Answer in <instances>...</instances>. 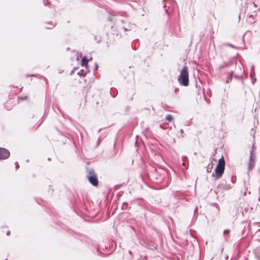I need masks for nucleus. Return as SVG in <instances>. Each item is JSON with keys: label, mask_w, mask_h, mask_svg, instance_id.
I'll list each match as a JSON object with an SVG mask.
<instances>
[{"label": "nucleus", "mask_w": 260, "mask_h": 260, "mask_svg": "<svg viewBox=\"0 0 260 260\" xmlns=\"http://www.w3.org/2000/svg\"><path fill=\"white\" fill-rule=\"evenodd\" d=\"M230 231L229 230H225L224 231H223V234H228L229 233H230Z\"/></svg>", "instance_id": "obj_9"}, {"label": "nucleus", "mask_w": 260, "mask_h": 260, "mask_svg": "<svg viewBox=\"0 0 260 260\" xmlns=\"http://www.w3.org/2000/svg\"><path fill=\"white\" fill-rule=\"evenodd\" d=\"M213 169V164L209 165L207 166V172L208 173H210Z\"/></svg>", "instance_id": "obj_7"}, {"label": "nucleus", "mask_w": 260, "mask_h": 260, "mask_svg": "<svg viewBox=\"0 0 260 260\" xmlns=\"http://www.w3.org/2000/svg\"><path fill=\"white\" fill-rule=\"evenodd\" d=\"M10 231H8L7 233V235H9L10 234Z\"/></svg>", "instance_id": "obj_11"}, {"label": "nucleus", "mask_w": 260, "mask_h": 260, "mask_svg": "<svg viewBox=\"0 0 260 260\" xmlns=\"http://www.w3.org/2000/svg\"><path fill=\"white\" fill-rule=\"evenodd\" d=\"M10 156L9 151L5 149L0 148V159H5L8 158Z\"/></svg>", "instance_id": "obj_5"}, {"label": "nucleus", "mask_w": 260, "mask_h": 260, "mask_svg": "<svg viewBox=\"0 0 260 260\" xmlns=\"http://www.w3.org/2000/svg\"><path fill=\"white\" fill-rule=\"evenodd\" d=\"M88 60L87 59L86 57H84L82 59V66H87L88 63Z\"/></svg>", "instance_id": "obj_6"}, {"label": "nucleus", "mask_w": 260, "mask_h": 260, "mask_svg": "<svg viewBox=\"0 0 260 260\" xmlns=\"http://www.w3.org/2000/svg\"><path fill=\"white\" fill-rule=\"evenodd\" d=\"M189 83V69L187 66H185L180 73V84L184 86H187Z\"/></svg>", "instance_id": "obj_1"}, {"label": "nucleus", "mask_w": 260, "mask_h": 260, "mask_svg": "<svg viewBox=\"0 0 260 260\" xmlns=\"http://www.w3.org/2000/svg\"><path fill=\"white\" fill-rule=\"evenodd\" d=\"M87 178L90 183L93 185L97 186L98 185L97 176L92 170H91L89 171Z\"/></svg>", "instance_id": "obj_4"}, {"label": "nucleus", "mask_w": 260, "mask_h": 260, "mask_svg": "<svg viewBox=\"0 0 260 260\" xmlns=\"http://www.w3.org/2000/svg\"><path fill=\"white\" fill-rule=\"evenodd\" d=\"M225 169V161L223 156L218 160V164L215 168V179L220 178L223 175Z\"/></svg>", "instance_id": "obj_2"}, {"label": "nucleus", "mask_w": 260, "mask_h": 260, "mask_svg": "<svg viewBox=\"0 0 260 260\" xmlns=\"http://www.w3.org/2000/svg\"><path fill=\"white\" fill-rule=\"evenodd\" d=\"M182 165H185V163H184V162H183V163L182 164Z\"/></svg>", "instance_id": "obj_12"}, {"label": "nucleus", "mask_w": 260, "mask_h": 260, "mask_svg": "<svg viewBox=\"0 0 260 260\" xmlns=\"http://www.w3.org/2000/svg\"><path fill=\"white\" fill-rule=\"evenodd\" d=\"M228 45L230 46V47H233V46L232 45H231V44H228Z\"/></svg>", "instance_id": "obj_10"}, {"label": "nucleus", "mask_w": 260, "mask_h": 260, "mask_svg": "<svg viewBox=\"0 0 260 260\" xmlns=\"http://www.w3.org/2000/svg\"><path fill=\"white\" fill-rule=\"evenodd\" d=\"M255 150V144L254 142H252L250 150V157L248 163V169L249 170H251L254 166L255 156L254 152Z\"/></svg>", "instance_id": "obj_3"}, {"label": "nucleus", "mask_w": 260, "mask_h": 260, "mask_svg": "<svg viewBox=\"0 0 260 260\" xmlns=\"http://www.w3.org/2000/svg\"><path fill=\"white\" fill-rule=\"evenodd\" d=\"M172 118V116L171 115H168L166 116V119L169 121H171Z\"/></svg>", "instance_id": "obj_8"}]
</instances>
